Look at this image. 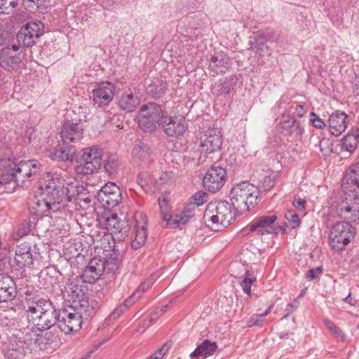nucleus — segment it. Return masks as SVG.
<instances>
[{"label":"nucleus","instance_id":"62","mask_svg":"<svg viewBox=\"0 0 359 359\" xmlns=\"http://www.w3.org/2000/svg\"><path fill=\"white\" fill-rule=\"evenodd\" d=\"M171 179V173L168 172H162L158 180L159 184H163Z\"/></svg>","mask_w":359,"mask_h":359},{"label":"nucleus","instance_id":"33","mask_svg":"<svg viewBox=\"0 0 359 359\" xmlns=\"http://www.w3.org/2000/svg\"><path fill=\"white\" fill-rule=\"evenodd\" d=\"M140 104V100L137 96L133 93H125L122 95L119 100V106L124 111H133Z\"/></svg>","mask_w":359,"mask_h":359},{"label":"nucleus","instance_id":"53","mask_svg":"<svg viewBox=\"0 0 359 359\" xmlns=\"http://www.w3.org/2000/svg\"><path fill=\"white\" fill-rule=\"evenodd\" d=\"M293 205L300 212L305 214L306 201L300 197H295L292 203Z\"/></svg>","mask_w":359,"mask_h":359},{"label":"nucleus","instance_id":"61","mask_svg":"<svg viewBox=\"0 0 359 359\" xmlns=\"http://www.w3.org/2000/svg\"><path fill=\"white\" fill-rule=\"evenodd\" d=\"M125 311V306H122L121 304L111 313V318L116 319L118 318Z\"/></svg>","mask_w":359,"mask_h":359},{"label":"nucleus","instance_id":"56","mask_svg":"<svg viewBox=\"0 0 359 359\" xmlns=\"http://www.w3.org/2000/svg\"><path fill=\"white\" fill-rule=\"evenodd\" d=\"M117 167L118 164L113 158H110L104 165L105 170L110 173L115 172Z\"/></svg>","mask_w":359,"mask_h":359},{"label":"nucleus","instance_id":"55","mask_svg":"<svg viewBox=\"0 0 359 359\" xmlns=\"http://www.w3.org/2000/svg\"><path fill=\"white\" fill-rule=\"evenodd\" d=\"M298 306L299 302L296 299L294 300V303H289L285 309V312L286 313L283 318H287L291 313L296 311Z\"/></svg>","mask_w":359,"mask_h":359},{"label":"nucleus","instance_id":"28","mask_svg":"<svg viewBox=\"0 0 359 359\" xmlns=\"http://www.w3.org/2000/svg\"><path fill=\"white\" fill-rule=\"evenodd\" d=\"M229 57L224 53H218L212 55L209 63V69L214 74L225 73L229 67Z\"/></svg>","mask_w":359,"mask_h":359},{"label":"nucleus","instance_id":"54","mask_svg":"<svg viewBox=\"0 0 359 359\" xmlns=\"http://www.w3.org/2000/svg\"><path fill=\"white\" fill-rule=\"evenodd\" d=\"M168 306L165 305L163 308H158L153 313H151L148 320L151 325L154 321L163 313L165 309Z\"/></svg>","mask_w":359,"mask_h":359},{"label":"nucleus","instance_id":"10","mask_svg":"<svg viewBox=\"0 0 359 359\" xmlns=\"http://www.w3.org/2000/svg\"><path fill=\"white\" fill-rule=\"evenodd\" d=\"M339 216L346 222H355L359 220V194L350 191L346 192L337 205Z\"/></svg>","mask_w":359,"mask_h":359},{"label":"nucleus","instance_id":"63","mask_svg":"<svg viewBox=\"0 0 359 359\" xmlns=\"http://www.w3.org/2000/svg\"><path fill=\"white\" fill-rule=\"evenodd\" d=\"M150 325L151 324L148 320H144L140 323L139 327L137 329V332H143L146 328Z\"/></svg>","mask_w":359,"mask_h":359},{"label":"nucleus","instance_id":"34","mask_svg":"<svg viewBox=\"0 0 359 359\" xmlns=\"http://www.w3.org/2000/svg\"><path fill=\"white\" fill-rule=\"evenodd\" d=\"M5 280L7 287H0V303L13 299L16 294L15 283L11 277H6Z\"/></svg>","mask_w":359,"mask_h":359},{"label":"nucleus","instance_id":"8","mask_svg":"<svg viewBox=\"0 0 359 359\" xmlns=\"http://www.w3.org/2000/svg\"><path fill=\"white\" fill-rule=\"evenodd\" d=\"M163 116L160 105L149 102L141 106L138 114V125L144 132L152 133L160 126L161 118Z\"/></svg>","mask_w":359,"mask_h":359},{"label":"nucleus","instance_id":"64","mask_svg":"<svg viewBox=\"0 0 359 359\" xmlns=\"http://www.w3.org/2000/svg\"><path fill=\"white\" fill-rule=\"evenodd\" d=\"M146 176H147L146 173H141L138 176V183L142 187H144V186H147V182H146L145 181L143 180V177H146Z\"/></svg>","mask_w":359,"mask_h":359},{"label":"nucleus","instance_id":"2","mask_svg":"<svg viewBox=\"0 0 359 359\" xmlns=\"http://www.w3.org/2000/svg\"><path fill=\"white\" fill-rule=\"evenodd\" d=\"M0 157V182L7 183L15 180L22 187L26 181L41 171V163L35 160L20 161L13 156L11 149H6Z\"/></svg>","mask_w":359,"mask_h":359},{"label":"nucleus","instance_id":"32","mask_svg":"<svg viewBox=\"0 0 359 359\" xmlns=\"http://www.w3.org/2000/svg\"><path fill=\"white\" fill-rule=\"evenodd\" d=\"M76 154V149L73 146L60 148L54 151H49L48 156L53 161H72Z\"/></svg>","mask_w":359,"mask_h":359},{"label":"nucleus","instance_id":"5","mask_svg":"<svg viewBox=\"0 0 359 359\" xmlns=\"http://www.w3.org/2000/svg\"><path fill=\"white\" fill-rule=\"evenodd\" d=\"M258 187L247 181L234 185L230 192L231 205L238 213L248 212L257 204Z\"/></svg>","mask_w":359,"mask_h":359},{"label":"nucleus","instance_id":"49","mask_svg":"<svg viewBox=\"0 0 359 359\" xmlns=\"http://www.w3.org/2000/svg\"><path fill=\"white\" fill-rule=\"evenodd\" d=\"M264 321V318L261 314H254L247 321V326L251 327L252 326H261Z\"/></svg>","mask_w":359,"mask_h":359},{"label":"nucleus","instance_id":"4","mask_svg":"<svg viewBox=\"0 0 359 359\" xmlns=\"http://www.w3.org/2000/svg\"><path fill=\"white\" fill-rule=\"evenodd\" d=\"M57 178H52L48 174L45 181L41 184V193L34 196L29 202V208L33 215H41L46 212H61L63 210L61 198L56 194L57 187H60Z\"/></svg>","mask_w":359,"mask_h":359},{"label":"nucleus","instance_id":"21","mask_svg":"<svg viewBox=\"0 0 359 359\" xmlns=\"http://www.w3.org/2000/svg\"><path fill=\"white\" fill-rule=\"evenodd\" d=\"M1 351L4 359H22L29 350L11 336L3 343Z\"/></svg>","mask_w":359,"mask_h":359},{"label":"nucleus","instance_id":"37","mask_svg":"<svg viewBox=\"0 0 359 359\" xmlns=\"http://www.w3.org/2000/svg\"><path fill=\"white\" fill-rule=\"evenodd\" d=\"M272 32H266L259 33L255 36L253 41H250L253 48L258 50H264V48H267L266 43L272 37Z\"/></svg>","mask_w":359,"mask_h":359},{"label":"nucleus","instance_id":"58","mask_svg":"<svg viewBox=\"0 0 359 359\" xmlns=\"http://www.w3.org/2000/svg\"><path fill=\"white\" fill-rule=\"evenodd\" d=\"M167 351L168 348L165 346H163L157 351L154 353L148 359H161Z\"/></svg>","mask_w":359,"mask_h":359},{"label":"nucleus","instance_id":"36","mask_svg":"<svg viewBox=\"0 0 359 359\" xmlns=\"http://www.w3.org/2000/svg\"><path fill=\"white\" fill-rule=\"evenodd\" d=\"M191 207H186L182 212L176 214L172 219V223L175 226L185 224L190 219L194 217V210L195 205H190Z\"/></svg>","mask_w":359,"mask_h":359},{"label":"nucleus","instance_id":"7","mask_svg":"<svg viewBox=\"0 0 359 359\" xmlns=\"http://www.w3.org/2000/svg\"><path fill=\"white\" fill-rule=\"evenodd\" d=\"M67 172L50 175L52 178H57V181L60 182V187H57L56 194L60 198L62 197L61 203L63 205V209L67 207L69 202H76L82 193L86 191V189H93V187L89 184H79L74 177H67Z\"/></svg>","mask_w":359,"mask_h":359},{"label":"nucleus","instance_id":"46","mask_svg":"<svg viewBox=\"0 0 359 359\" xmlns=\"http://www.w3.org/2000/svg\"><path fill=\"white\" fill-rule=\"evenodd\" d=\"M208 195L203 191H198L191 197V205L198 207L206 202Z\"/></svg>","mask_w":359,"mask_h":359},{"label":"nucleus","instance_id":"16","mask_svg":"<svg viewBox=\"0 0 359 359\" xmlns=\"http://www.w3.org/2000/svg\"><path fill=\"white\" fill-rule=\"evenodd\" d=\"M134 220V230L130 243L132 248L138 250L145 244L147 241V221L146 216L142 213H135Z\"/></svg>","mask_w":359,"mask_h":359},{"label":"nucleus","instance_id":"59","mask_svg":"<svg viewBox=\"0 0 359 359\" xmlns=\"http://www.w3.org/2000/svg\"><path fill=\"white\" fill-rule=\"evenodd\" d=\"M140 297L137 294H135V292L130 295L128 298H127L122 306H125V310L130 306H131Z\"/></svg>","mask_w":359,"mask_h":359},{"label":"nucleus","instance_id":"40","mask_svg":"<svg viewBox=\"0 0 359 359\" xmlns=\"http://www.w3.org/2000/svg\"><path fill=\"white\" fill-rule=\"evenodd\" d=\"M255 280L256 278H255L248 271H246L244 276L239 278V284L243 292L248 296L251 295V287Z\"/></svg>","mask_w":359,"mask_h":359},{"label":"nucleus","instance_id":"43","mask_svg":"<svg viewBox=\"0 0 359 359\" xmlns=\"http://www.w3.org/2000/svg\"><path fill=\"white\" fill-rule=\"evenodd\" d=\"M276 175L272 173L264 177L263 180L259 184V189L263 191H266L271 189L275 184Z\"/></svg>","mask_w":359,"mask_h":359},{"label":"nucleus","instance_id":"30","mask_svg":"<svg viewBox=\"0 0 359 359\" xmlns=\"http://www.w3.org/2000/svg\"><path fill=\"white\" fill-rule=\"evenodd\" d=\"M132 156L137 163H148L151 159V150L147 144L139 142L134 145Z\"/></svg>","mask_w":359,"mask_h":359},{"label":"nucleus","instance_id":"18","mask_svg":"<svg viewBox=\"0 0 359 359\" xmlns=\"http://www.w3.org/2000/svg\"><path fill=\"white\" fill-rule=\"evenodd\" d=\"M276 219L277 216L276 215L262 216L250 224L248 229H244L243 231L246 233L257 231L258 233L262 235L264 233L277 234L280 231V227H271V225L273 224Z\"/></svg>","mask_w":359,"mask_h":359},{"label":"nucleus","instance_id":"13","mask_svg":"<svg viewBox=\"0 0 359 359\" xmlns=\"http://www.w3.org/2000/svg\"><path fill=\"white\" fill-rule=\"evenodd\" d=\"M97 199L104 207L114 208L121 201L119 187L114 182H107L97 192Z\"/></svg>","mask_w":359,"mask_h":359},{"label":"nucleus","instance_id":"20","mask_svg":"<svg viewBox=\"0 0 359 359\" xmlns=\"http://www.w3.org/2000/svg\"><path fill=\"white\" fill-rule=\"evenodd\" d=\"M83 126L79 122L67 121L60 131V136L65 143L79 142L83 137Z\"/></svg>","mask_w":359,"mask_h":359},{"label":"nucleus","instance_id":"60","mask_svg":"<svg viewBox=\"0 0 359 359\" xmlns=\"http://www.w3.org/2000/svg\"><path fill=\"white\" fill-rule=\"evenodd\" d=\"M307 112V109L306 107H304V105L302 104H297L296 107H295V109H294V113L296 114V115L299 117V118H302L303 117L306 113Z\"/></svg>","mask_w":359,"mask_h":359},{"label":"nucleus","instance_id":"24","mask_svg":"<svg viewBox=\"0 0 359 359\" xmlns=\"http://www.w3.org/2000/svg\"><path fill=\"white\" fill-rule=\"evenodd\" d=\"M14 260L19 269L29 266L33 264L34 258L29 243H23L16 247Z\"/></svg>","mask_w":359,"mask_h":359},{"label":"nucleus","instance_id":"52","mask_svg":"<svg viewBox=\"0 0 359 359\" xmlns=\"http://www.w3.org/2000/svg\"><path fill=\"white\" fill-rule=\"evenodd\" d=\"M104 264V271L107 273H114L117 269L118 266L114 260H102Z\"/></svg>","mask_w":359,"mask_h":359},{"label":"nucleus","instance_id":"38","mask_svg":"<svg viewBox=\"0 0 359 359\" xmlns=\"http://www.w3.org/2000/svg\"><path fill=\"white\" fill-rule=\"evenodd\" d=\"M166 86L165 83L156 80L147 87V91L155 98L161 97L165 93Z\"/></svg>","mask_w":359,"mask_h":359},{"label":"nucleus","instance_id":"39","mask_svg":"<svg viewBox=\"0 0 359 359\" xmlns=\"http://www.w3.org/2000/svg\"><path fill=\"white\" fill-rule=\"evenodd\" d=\"M104 225L108 231L112 233L121 232V222L116 214H111L104 218Z\"/></svg>","mask_w":359,"mask_h":359},{"label":"nucleus","instance_id":"45","mask_svg":"<svg viewBox=\"0 0 359 359\" xmlns=\"http://www.w3.org/2000/svg\"><path fill=\"white\" fill-rule=\"evenodd\" d=\"M90 189V188L86 189V191L82 193L76 202L78 203L83 202L85 204H90L96 196L95 193Z\"/></svg>","mask_w":359,"mask_h":359},{"label":"nucleus","instance_id":"50","mask_svg":"<svg viewBox=\"0 0 359 359\" xmlns=\"http://www.w3.org/2000/svg\"><path fill=\"white\" fill-rule=\"evenodd\" d=\"M153 279L149 278L142 283L135 291V294H137L140 297L142 294L147 290L153 284Z\"/></svg>","mask_w":359,"mask_h":359},{"label":"nucleus","instance_id":"15","mask_svg":"<svg viewBox=\"0 0 359 359\" xmlns=\"http://www.w3.org/2000/svg\"><path fill=\"white\" fill-rule=\"evenodd\" d=\"M160 126L164 133L170 137L182 135L187 130V124L182 116H170L164 115L161 118Z\"/></svg>","mask_w":359,"mask_h":359},{"label":"nucleus","instance_id":"12","mask_svg":"<svg viewBox=\"0 0 359 359\" xmlns=\"http://www.w3.org/2000/svg\"><path fill=\"white\" fill-rule=\"evenodd\" d=\"M222 135L219 128H210L201 137L199 151L204 154H212L220 150L222 144Z\"/></svg>","mask_w":359,"mask_h":359},{"label":"nucleus","instance_id":"6","mask_svg":"<svg viewBox=\"0 0 359 359\" xmlns=\"http://www.w3.org/2000/svg\"><path fill=\"white\" fill-rule=\"evenodd\" d=\"M231 205L227 201H216L208 205L204 212V218L210 228L219 231L231 224L234 219V214L231 210Z\"/></svg>","mask_w":359,"mask_h":359},{"label":"nucleus","instance_id":"44","mask_svg":"<svg viewBox=\"0 0 359 359\" xmlns=\"http://www.w3.org/2000/svg\"><path fill=\"white\" fill-rule=\"evenodd\" d=\"M158 205L163 219L168 222L170 221L171 219L170 214V208L167 200L165 198H159Z\"/></svg>","mask_w":359,"mask_h":359},{"label":"nucleus","instance_id":"25","mask_svg":"<svg viewBox=\"0 0 359 359\" xmlns=\"http://www.w3.org/2000/svg\"><path fill=\"white\" fill-rule=\"evenodd\" d=\"M280 124L281 133L285 135L298 138L304 133V128L301 126L300 123L290 115H284Z\"/></svg>","mask_w":359,"mask_h":359},{"label":"nucleus","instance_id":"48","mask_svg":"<svg viewBox=\"0 0 359 359\" xmlns=\"http://www.w3.org/2000/svg\"><path fill=\"white\" fill-rule=\"evenodd\" d=\"M310 122L311 125L316 128L322 129L325 126V123L315 112L310 113Z\"/></svg>","mask_w":359,"mask_h":359},{"label":"nucleus","instance_id":"23","mask_svg":"<svg viewBox=\"0 0 359 359\" xmlns=\"http://www.w3.org/2000/svg\"><path fill=\"white\" fill-rule=\"evenodd\" d=\"M22 59L19 54L9 50V47L4 48L0 51V67L8 72L20 69Z\"/></svg>","mask_w":359,"mask_h":359},{"label":"nucleus","instance_id":"26","mask_svg":"<svg viewBox=\"0 0 359 359\" xmlns=\"http://www.w3.org/2000/svg\"><path fill=\"white\" fill-rule=\"evenodd\" d=\"M330 133L334 136L341 135L347 128L348 116L344 111H335L329 117Z\"/></svg>","mask_w":359,"mask_h":359},{"label":"nucleus","instance_id":"11","mask_svg":"<svg viewBox=\"0 0 359 359\" xmlns=\"http://www.w3.org/2000/svg\"><path fill=\"white\" fill-rule=\"evenodd\" d=\"M353 236V229L349 223L338 222L332 226L330 231V245L335 250H342L350 243Z\"/></svg>","mask_w":359,"mask_h":359},{"label":"nucleus","instance_id":"51","mask_svg":"<svg viewBox=\"0 0 359 359\" xmlns=\"http://www.w3.org/2000/svg\"><path fill=\"white\" fill-rule=\"evenodd\" d=\"M323 272V269L320 266L309 269L306 273V278L309 280H314L320 276Z\"/></svg>","mask_w":359,"mask_h":359},{"label":"nucleus","instance_id":"57","mask_svg":"<svg viewBox=\"0 0 359 359\" xmlns=\"http://www.w3.org/2000/svg\"><path fill=\"white\" fill-rule=\"evenodd\" d=\"M97 1L104 8L109 10L115 4L121 1V0H97Z\"/></svg>","mask_w":359,"mask_h":359},{"label":"nucleus","instance_id":"9","mask_svg":"<svg viewBox=\"0 0 359 359\" xmlns=\"http://www.w3.org/2000/svg\"><path fill=\"white\" fill-rule=\"evenodd\" d=\"M76 161L79 163L75 167V172L77 174L93 173L101 165L102 150L96 146L84 148Z\"/></svg>","mask_w":359,"mask_h":359},{"label":"nucleus","instance_id":"41","mask_svg":"<svg viewBox=\"0 0 359 359\" xmlns=\"http://www.w3.org/2000/svg\"><path fill=\"white\" fill-rule=\"evenodd\" d=\"M18 5V0H0V13L11 14Z\"/></svg>","mask_w":359,"mask_h":359},{"label":"nucleus","instance_id":"42","mask_svg":"<svg viewBox=\"0 0 359 359\" xmlns=\"http://www.w3.org/2000/svg\"><path fill=\"white\" fill-rule=\"evenodd\" d=\"M323 323L327 327V328L337 338L340 339V340L345 341H346V336L343 332V331L337 327L336 325H334L333 323H332L328 319H324Z\"/></svg>","mask_w":359,"mask_h":359},{"label":"nucleus","instance_id":"14","mask_svg":"<svg viewBox=\"0 0 359 359\" xmlns=\"http://www.w3.org/2000/svg\"><path fill=\"white\" fill-rule=\"evenodd\" d=\"M43 30V25L41 21L29 22L21 28L17 35V39L25 46H32L35 43L36 39L42 34Z\"/></svg>","mask_w":359,"mask_h":359},{"label":"nucleus","instance_id":"1","mask_svg":"<svg viewBox=\"0 0 359 359\" xmlns=\"http://www.w3.org/2000/svg\"><path fill=\"white\" fill-rule=\"evenodd\" d=\"M62 292L63 299L69 304L62 309L60 330L65 334L78 332L83 320L92 315L93 307L83 290L74 283H68Z\"/></svg>","mask_w":359,"mask_h":359},{"label":"nucleus","instance_id":"3","mask_svg":"<svg viewBox=\"0 0 359 359\" xmlns=\"http://www.w3.org/2000/svg\"><path fill=\"white\" fill-rule=\"evenodd\" d=\"M29 323L39 331L50 329L56 323L60 327L62 310L57 311L55 305L48 299L34 298L26 302L24 306Z\"/></svg>","mask_w":359,"mask_h":359},{"label":"nucleus","instance_id":"47","mask_svg":"<svg viewBox=\"0 0 359 359\" xmlns=\"http://www.w3.org/2000/svg\"><path fill=\"white\" fill-rule=\"evenodd\" d=\"M285 218L287 219L292 228H296L300 226L301 222L299 216L294 210H288L285 213Z\"/></svg>","mask_w":359,"mask_h":359},{"label":"nucleus","instance_id":"35","mask_svg":"<svg viewBox=\"0 0 359 359\" xmlns=\"http://www.w3.org/2000/svg\"><path fill=\"white\" fill-rule=\"evenodd\" d=\"M359 133H348L345 135L341 141V148L343 151L353 153L358 144Z\"/></svg>","mask_w":359,"mask_h":359},{"label":"nucleus","instance_id":"22","mask_svg":"<svg viewBox=\"0 0 359 359\" xmlns=\"http://www.w3.org/2000/svg\"><path fill=\"white\" fill-rule=\"evenodd\" d=\"M104 271V267L102 264V259L93 258L83 269L81 277L85 283H93L100 277Z\"/></svg>","mask_w":359,"mask_h":359},{"label":"nucleus","instance_id":"27","mask_svg":"<svg viewBox=\"0 0 359 359\" xmlns=\"http://www.w3.org/2000/svg\"><path fill=\"white\" fill-rule=\"evenodd\" d=\"M34 328L35 327L33 325L27 326L23 329L16 330L11 337L15 338L17 341H20L21 344L29 351L30 346L33 344H36L39 339V335L36 333V331L34 330Z\"/></svg>","mask_w":359,"mask_h":359},{"label":"nucleus","instance_id":"31","mask_svg":"<svg viewBox=\"0 0 359 359\" xmlns=\"http://www.w3.org/2000/svg\"><path fill=\"white\" fill-rule=\"evenodd\" d=\"M348 185H353L359 189V161L350 165L348 171L344 176L342 187L344 189H348Z\"/></svg>","mask_w":359,"mask_h":359},{"label":"nucleus","instance_id":"19","mask_svg":"<svg viewBox=\"0 0 359 359\" xmlns=\"http://www.w3.org/2000/svg\"><path fill=\"white\" fill-rule=\"evenodd\" d=\"M114 86L109 81L97 83L93 90V100L98 106L109 104L114 96Z\"/></svg>","mask_w":359,"mask_h":359},{"label":"nucleus","instance_id":"29","mask_svg":"<svg viewBox=\"0 0 359 359\" xmlns=\"http://www.w3.org/2000/svg\"><path fill=\"white\" fill-rule=\"evenodd\" d=\"M217 347L215 342L205 339L190 354V358L191 359H205L213 355Z\"/></svg>","mask_w":359,"mask_h":359},{"label":"nucleus","instance_id":"17","mask_svg":"<svg viewBox=\"0 0 359 359\" xmlns=\"http://www.w3.org/2000/svg\"><path fill=\"white\" fill-rule=\"evenodd\" d=\"M226 170L222 167H213L205 175L203 183L208 191L215 192L219 190L224 184Z\"/></svg>","mask_w":359,"mask_h":359}]
</instances>
